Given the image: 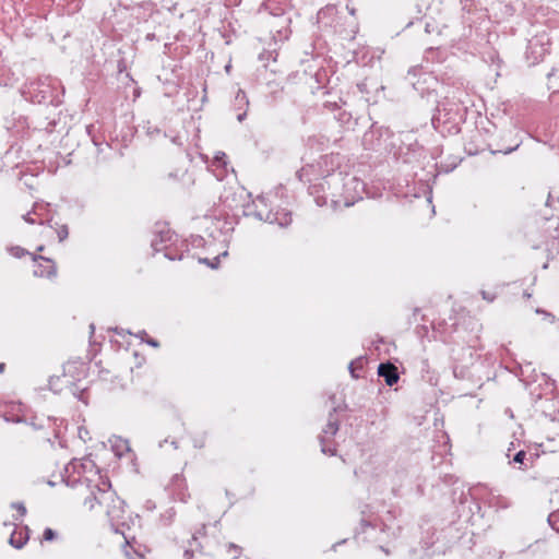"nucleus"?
Segmentation results:
<instances>
[{
  "mask_svg": "<svg viewBox=\"0 0 559 559\" xmlns=\"http://www.w3.org/2000/svg\"><path fill=\"white\" fill-rule=\"evenodd\" d=\"M379 376L383 377L388 385H393L399 380L397 368L392 364H381L378 368Z\"/></svg>",
  "mask_w": 559,
  "mask_h": 559,
  "instance_id": "obj_2",
  "label": "nucleus"
},
{
  "mask_svg": "<svg viewBox=\"0 0 559 559\" xmlns=\"http://www.w3.org/2000/svg\"><path fill=\"white\" fill-rule=\"evenodd\" d=\"M292 218L288 216L285 218V222L284 223H280L282 226L284 225H288L290 223Z\"/></svg>",
  "mask_w": 559,
  "mask_h": 559,
  "instance_id": "obj_12",
  "label": "nucleus"
},
{
  "mask_svg": "<svg viewBox=\"0 0 559 559\" xmlns=\"http://www.w3.org/2000/svg\"><path fill=\"white\" fill-rule=\"evenodd\" d=\"M322 452H323V453H326V452H328V451H326V449H325L324 447H322Z\"/></svg>",
  "mask_w": 559,
  "mask_h": 559,
  "instance_id": "obj_18",
  "label": "nucleus"
},
{
  "mask_svg": "<svg viewBox=\"0 0 559 559\" xmlns=\"http://www.w3.org/2000/svg\"><path fill=\"white\" fill-rule=\"evenodd\" d=\"M525 452L524 451H519L515 456H514V462L516 463H523L524 459H525Z\"/></svg>",
  "mask_w": 559,
  "mask_h": 559,
  "instance_id": "obj_7",
  "label": "nucleus"
},
{
  "mask_svg": "<svg viewBox=\"0 0 559 559\" xmlns=\"http://www.w3.org/2000/svg\"><path fill=\"white\" fill-rule=\"evenodd\" d=\"M338 430V426L334 421H329L325 429L323 430L324 435L334 436Z\"/></svg>",
  "mask_w": 559,
  "mask_h": 559,
  "instance_id": "obj_4",
  "label": "nucleus"
},
{
  "mask_svg": "<svg viewBox=\"0 0 559 559\" xmlns=\"http://www.w3.org/2000/svg\"><path fill=\"white\" fill-rule=\"evenodd\" d=\"M56 538V534L51 528H46L43 534V539L46 542H51Z\"/></svg>",
  "mask_w": 559,
  "mask_h": 559,
  "instance_id": "obj_5",
  "label": "nucleus"
},
{
  "mask_svg": "<svg viewBox=\"0 0 559 559\" xmlns=\"http://www.w3.org/2000/svg\"><path fill=\"white\" fill-rule=\"evenodd\" d=\"M27 538H28L27 535L24 534L23 532H20V533L14 532L11 535L9 543L11 546L20 549L26 544Z\"/></svg>",
  "mask_w": 559,
  "mask_h": 559,
  "instance_id": "obj_3",
  "label": "nucleus"
},
{
  "mask_svg": "<svg viewBox=\"0 0 559 559\" xmlns=\"http://www.w3.org/2000/svg\"><path fill=\"white\" fill-rule=\"evenodd\" d=\"M91 331H92V333L94 332V325L93 324H91Z\"/></svg>",
  "mask_w": 559,
  "mask_h": 559,
  "instance_id": "obj_20",
  "label": "nucleus"
},
{
  "mask_svg": "<svg viewBox=\"0 0 559 559\" xmlns=\"http://www.w3.org/2000/svg\"><path fill=\"white\" fill-rule=\"evenodd\" d=\"M60 240H63L68 236V229L67 227H62L61 230L58 233Z\"/></svg>",
  "mask_w": 559,
  "mask_h": 559,
  "instance_id": "obj_8",
  "label": "nucleus"
},
{
  "mask_svg": "<svg viewBox=\"0 0 559 559\" xmlns=\"http://www.w3.org/2000/svg\"><path fill=\"white\" fill-rule=\"evenodd\" d=\"M483 297H484L485 299L492 300V298H488V295H487L485 292H483Z\"/></svg>",
  "mask_w": 559,
  "mask_h": 559,
  "instance_id": "obj_15",
  "label": "nucleus"
},
{
  "mask_svg": "<svg viewBox=\"0 0 559 559\" xmlns=\"http://www.w3.org/2000/svg\"><path fill=\"white\" fill-rule=\"evenodd\" d=\"M3 370H4V364L1 362L0 364V372H3Z\"/></svg>",
  "mask_w": 559,
  "mask_h": 559,
  "instance_id": "obj_16",
  "label": "nucleus"
},
{
  "mask_svg": "<svg viewBox=\"0 0 559 559\" xmlns=\"http://www.w3.org/2000/svg\"><path fill=\"white\" fill-rule=\"evenodd\" d=\"M13 251V254L17 258L22 257L24 254V250L21 249V248H15L12 250Z\"/></svg>",
  "mask_w": 559,
  "mask_h": 559,
  "instance_id": "obj_9",
  "label": "nucleus"
},
{
  "mask_svg": "<svg viewBox=\"0 0 559 559\" xmlns=\"http://www.w3.org/2000/svg\"><path fill=\"white\" fill-rule=\"evenodd\" d=\"M48 275H55L56 274V271L55 270H51L47 273Z\"/></svg>",
  "mask_w": 559,
  "mask_h": 559,
  "instance_id": "obj_17",
  "label": "nucleus"
},
{
  "mask_svg": "<svg viewBox=\"0 0 559 559\" xmlns=\"http://www.w3.org/2000/svg\"><path fill=\"white\" fill-rule=\"evenodd\" d=\"M147 343H148L150 345L154 346V347H157V346H158V343H157L156 341H154V340H150V341H147Z\"/></svg>",
  "mask_w": 559,
  "mask_h": 559,
  "instance_id": "obj_11",
  "label": "nucleus"
},
{
  "mask_svg": "<svg viewBox=\"0 0 559 559\" xmlns=\"http://www.w3.org/2000/svg\"><path fill=\"white\" fill-rule=\"evenodd\" d=\"M230 548L237 550V547L235 545H230Z\"/></svg>",
  "mask_w": 559,
  "mask_h": 559,
  "instance_id": "obj_19",
  "label": "nucleus"
},
{
  "mask_svg": "<svg viewBox=\"0 0 559 559\" xmlns=\"http://www.w3.org/2000/svg\"><path fill=\"white\" fill-rule=\"evenodd\" d=\"M224 156H225L224 153H219L218 155L215 156V159L221 160Z\"/></svg>",
  "mask_w": 559,
  "mask_h": 559,
  "instance_id": "obj_14",
  "label": "nucleus"
},
{
  "mask_svg": "<svg viewBox=\"0 0 559 559\" xmlns=\"http://www.w3.org/2000/svg\"><path fill=\"white\" fill-rule=\"evenodd\" d=\"M84 503L90 510H94L98 504L111 522L121 520L124 513L123 501L116 496L107 481H103V488L98 487L96 491H92V496L85 499Z\"/></svg>",
  "mask_w": 559,
  "mask_h": 559,
  "instance_id": "obj_1",
  "label": "nucleus"
},
{
  "mask_svg": "<svg viewBox=\"0 0 559 559\" xmlns=\"http://www.w3.org/2000/svg\"><path fill=\"white\" fill-rule=\"evenodd\" d=\"M12 508H13V509H16V510L20 512V514H21L22 516L26 513V508H25V506H24L23 503H21V502H14V503H12Z\"/></svg>",
  "mask_w": 559,
  "mask_h": 559,
  "instance_id": "obj_6",
  "label": "nucleus"
},
{
  "mask_svg": "<svg viewBox=\"0 0 559 559\" xmlns=\"http://www.w3.org/2000/svg\"><path fill=\"white\" fill-rule=\"evenodd\" d=\"M24 219L31 224H34L35 221L29 216V214H27L26 216H24Z\"/></svg>",
  "mask_w": 559,
  "mask_h": 559,
  "instance_id": "obj_10",
  "label": "nucleus"
},
{
  "mask_svg": "<svg viewBox=\"0 0 559 559\" xmlns=\"http://www.w3.org/2000/svg\"><path fill=\"white\" fill-rule=\"evenodd\" d=\"M556 518H559V514H556V513L551 514V515L549 516V522H550V523H552V521H554Z\"/></svg>",
  "mask_w": 559,
  "mask_h": 559,
  "instance_id": "obj_13",
  "label": "nucleus"
}]
</instances>
